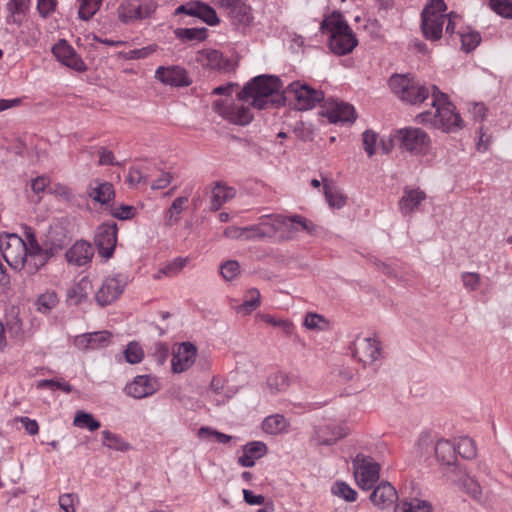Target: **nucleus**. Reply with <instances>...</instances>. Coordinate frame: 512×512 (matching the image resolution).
I'll return each mask as SVG.
<instances>
[{"label": "nucleus", "instance_id": "f257e3e1", "mask_svg": "<svg viewBox=\"0 0 512 512\" xmlns=\"http://www.w3.org/2000/svg\"><path fill=\"white\" fill-rule=\"evenodd\" d=\"M432 110L421 112L416 120L421 124H430L432 127L444 132H455L462 128L463 121L460 115L455 112L454 105L448 101L446 94L432 86Z\"/></svg>", "mask_w": 512, "mask_h": 512}, {"label": "nucleus", "instance_id": "f03ea898", "mask_svg": "<svg viewBox=\"0 0 512 512\" xmlns=\"http://www.w3.org/2000/svg\"><path fill=\"white\" fill-rule=\"evenodd\" d=\"M320 30L329 36L328 46L336 55H347L358 44L355 34L340 12L326 16L321 22Z\"/></svg>", "mask_w": 512, "mask_h": 512}, {"label": "nucleus", "instance_id": "7ed1b4c3", "mask_svg": "<svg viewBox=\"0 0 512 512\" xmlns=\"http://www.w3.org/2000/svg\"><path fill=\"white\" fill-rule=\"evenodd\" d=\"M282 89L281 80L276 76L260 75L248 82L238 93L239 100L249 101L258 109H264L267 98Z\"/></svg>", "mask_w": 512, "mask_h": 512}, {"label": "nucleus", "instance_id": "20e7f679", "mask_svg": "<svg viewBox=\"0 0 512 512\" xmlns=\"http://www.w3.org/2000/svg\"><path fill=\"white\" fill-rule=\"evenodd\" d=\"M447 5L444 0H430L421 13V29L424 37L430 41L441 39L443 25L446 22Z\"/></svg>", "mask_w": 512, "mask_h": 512}, {"label": "nucleus", "instance_id": "39448f33", "mask_svg": "<svg viewBox=\"0 0 512 512\" xmlns=\"http://www.w3.org/2000/svg\"><path fill=\"white\" fill-rule=\"evenodd\" d=\"M280 97L283 102L293 105L297 110L304 111L315 107L317 103L324 100V93L297 81L288 85Z\"/></svg>", "mask_w": 512, "mask_h": 512}, {"label": "nucleus", "instance_id": "423d86ee", "mask_svg": "<svg viewBox=\"0 0 512 512\" xmlns=\"http://www.w3.org/2000/svg\"><path fill=\"white\" fill-rule=\"evenodd\" d=\"M389 86L400 100L413 105L424 102L430 94L427 87L407 75H393Z\"/></svg>", "mask_w": 512, "mask_h": 512}, {"label": "nucleus", "instance_id": "0eeeda50", "mask_svg": "<svg viewBox=\"0 0 512 512\" xmlns=\"http://www.w3.org/2000/svg\"><path fill=\"white\" fill-rule=\"evenodd\" d=\"M156 9L154 0H125L119 4L116 13L121 23L129 25L151 17Z\"/></svg>", "mask_w": 512, "mask_h": 512}, {"label": "nucleus", "instance_id": "6e6552de", "mask_svg": "<svg viewBox=\"0 0 512 512\" xmlns=\"http://www.w3.org/2000/svg\"><path fill=\"white\" fill-rule=\"evenodd\" d=\"M29 246L17 235L11 234L6 240L0 238V250L7 264L15 270H22Z\"/></svg>", "mask_w": 512, "mask_h": 512}, {"label": "nucleus", "instance_id": "1a4fd4ad", "mask_svg": "<svg viewBox=\"0 0 512 512\" xmlns=\"http://www.w3.org/2000/svg\"><path fill=\"white\" fill-rule=\"evenodd\" d=\"M354 475L359 487L363 490L371 489L379 479V464L371 457L358 454L353 460Z\"/></svg>", "mask_w": 512, "mask_h": 512}, {"label": "nucleus", "instance_id": "9d476101", "mask_svg": "<svg viewBox=\"0 0 512 512\" xmlns=\"http://www.w3.org/2000/svg\"><path fill=\"white\" fill-rule=\"evenodd\" d=\"M381 350V342L375 337H357L353 343V356L364 366L379 360Z\"/></svg>", "mask_w": 512, "mask_h": 512}, {"label": "nucleus", "instance_id": "9b49d317", "mask_svg": "<svg viewBox=\"0 0 512 512\" xmlns=\"http://www.w3.org/2000/svg\"><path fill=\"white\" fill-rule=\"evenodd\" d=\"M126 284L127 278L121 274L106 278L96 292L97 303L100 306L111 304L123 293Z\"/></svg>", "mask_w": 512, "mask_h": 512}, {"label": "nucleus", "instance_id": "f8f14e48", "mask_svg": "<svg viewBox=\"0 0 512 512\" xmlns=\"http://www.w3.org/2000/svg\"><path fill=\"white\" fill-rule=\"evenodd\" d=\"M117 224L103 223L95 233L94 241L100 256L108 259L113 255L117 243Z\"/></svg>", "mask_w": 512, "mask_h": 512}, {"label": "nucleus", "instance_id": "ddd939ff", "mask_svg": "<svg viewBox=\"0 0 512 512\" xmlns=\"http://www.w3.org/2000/svg\"><path fill=\"white\" fill-rule=\"evenodd\" d=\"M161 384L157 377L151 375H138L128 383L124 392L135 399H143L160 390Z\"/></svg>", "mask_w": 512, "mask_h": 512}, {"label": "nucleus", "instance_id": "4468645a", "mask_svg": "<svg viewBox=\"0 0 512 512\" xmlns=\"http://www.w3.org/2000/svg\"><path fill=\"white\" fill-rule=\"evenodd\" d=\"M322 115L327 117L330 123H353L356 119L355 109L345 102H338L334 99L325 101Z\"/></svg>", "mask_w": 512, "mask_h": 512}, {"label": "nucleus", "instance_id": "2eb2a0df", "mask_svg": "<svg viewBox=\"0 0 512 512\" xmlns=\"http://www.w3.org/2000/svg\"><path fill=\"white\" fill-rule=\"evenodd\" d=\"M213 109L224 119L235 125H247L253 118L250 108L240 104L226 105L223 101H216Z\"/></svg>", "mask_w": 512, "mask_h": 512}, {"label": "nucleus", "instance_id": "dca6fc26", "mask_svg": "<svg viewBox=\"0 0 512 512\" xmlns=\"http://www.w3.org/2000/svg\"><path fill=\"white\" fill-rule=\"evenodd\" d=\"M155 78L165 85L185 87L192 83L187 71L180 66H160L155 71Z\"/></svg>", "mask_w": 512, "mask_h": 512}, {"label": "nucleus", "instance_id": "f3484780", "mask_svg": "<svg viewBox=\"0 0 512 512\" xmlns=\"http://www.w3.org/2000/svg\"><path fill=\"white\" fill-rule=\"evenodd\" d=\"M53 254L52 248L50 250H42L35 239L29 240V249L22 270L29 275L35 274L47 263L49 257Z\"/></svg>", "mask_w": 512, "mask_h": 512}, {"label": "nucleus", "instance_id": "a211bd4d", "mask_svg": "<svg viewBox=\"0 0 512 512\" xmlns=\"http://www.w3.org/2000/svg\"><path fill=\"white\" fill-rule=\"evenodd\" d=\"M281 220L284 223L279 227L278 235L283 239H291L299 230L314 234L318 228L311 221L300 215H293L291 217L281 215Z\"/></svg>", "mask_w": 512, "mask_h": 512}, {"label": "nucleus", "instance_id": "6ab92c4d", "mask_svg": "<svg viewBox=\"0 0 512 512\" xmlns=\"http://www.w3.org/2000/svg\"><path fill=\"white\" fill-rule=\"evenodd\" d=\"M401 146L410 152H420L430 142L428 135L420 128H404L398 132Z\"/></svg>", "mask_w": 512, "mask_h": 512}, {"label": "nucleus", "instance_id": "aec40b11", "mask_svg": "<svg viewBox=\"0 0 512 512\" xmlns=\"http://www.w3.org/2000/svg\"><path fill=\"white\" fill-rule=\"evenodd\" d=\"M219 4L233 24L246 26L251 22V8L242 0H219Z\"/></svg>", "mask_w": 512, "mask_h": 512}, {"label": "nucleus", "instance_id": "412c9836", "mask_svg": "<svg viewBox=\"0 0 512 512\" xmlns=\"http://www.w3.org/2000/svg\"><path fill=\"white\" fill-rule=\"evenodd\" d=\"M52 52L56 59L63 65L79 72L86 70V66L82 59L78 56L73 47L65 40H60L55 44L52 48Z\"/></svg>", "mask_w": 512, "mask_h": 512}, {"label": "nucleus", "instance_id": "4be33fe9", "mask_svg": "<svg viewBox=\"0 0 512 512\" xmlns=\"http://www.w3.org/2000/svg\"><path fill=\"white\" fill-rule=\"evenodd\" d=\"M176 12L198 17L211 26L219 23L215 10L203 2L195 1L186 3L179 6Z\"/></svg>", "mask_w": 512, "mask_h": 512}, {"label": "nucleus", "instance_id": "5701e85b", "mask_svg": "<svg viewBox=\"0 0 512 512\" xmlns=\"http://www.w3.org/2000/svg\"><path fill=\"white\" fill-rule=\"evenodd\" d=\"M197 348L190 342L182 343L172 358V371L182 373L188 370L195 362Z\"/></svg>", "mask_w": 512, "mask_h": 512}, {"label": "nucleus", "instance_id": "b1692460", "mask_svg": "<svg viewBox=\"0 0 512 512\" xmlns=\"http://www.w3.org/2000/svg\"><path fill=\"white\" fill-rule=\"evenodd\" d=\"M426 199V193L420 188L405 187L403 195L398 201V208L406 216L416 212L420 204Z\"/></svg>", "mask_w": 512, "mask_h": 512}, {"label": "nucleus", "instance_id": "393cba45", "mask_svg": "<svg viewBox=\"0 0 512 512\" xmlns=\"http://www.w3.org/2000/svg\"><path fill=\"white\" fill-rule=\"evenodd\" d=\"M268 452L267 445L262 441H251L242 447V455L237 462L241 467L250 468Z\"/></svg>", "mask_w": 512, "mask_h": 512}, {"label": "nucleus", "instance_id": "a878e982", "mask_svg": "<svg viewBox=\"0 0 512 512\" xmlns=\"http://www.w3.org/2000/svg\"><path fill=\"white\" fill-rule=\"evenodd\" d=\"M93 255L94 249L86 241H77L65 254L67 261L76 266L86 265L91 261Z\"/></svg>", "mask_w": 512, "mask_h": 512}, {"label": "nucleus", "instance_id": "bb28decb", "mask_svg": "<svg viewBox=\"0 0 512 512\" xmlns=\"http://www.w3.org/2000/svg\"><path fill=\"white\" fill-rule=\"evenodd\" d=\"M396 498V489L389 482H381L370 495L371 502L380 509L392 506Z\"/></svg>", "mask_w": 512, "mask_h": 512}, {"label": "nucleus", "instance_id": "cd10ccee", "mask_svg": "<svg viewBox=\"0 0 512 512\" xmlns=\"http://www.w3.org/2000/svg\"><path fill=\"white\" fill-rule=\"evenodd\" d=\"M347 432L341 426L323 424L315 427L314 438L321 445H332L337 440L345 437Z\"/></svg>", "mask_w": 512, "mask_h": 512}, {"label": "nucleus", "instance_id": "c85d7f7f", "mask_svg": "<svg viewBox=\"0 0 512 512\" xmlns=\"http://www.w3.org/2000/svg\"><path fill=\"white\" fill-rule=\"evenodd\" d=\"M195 61L203 68L222 70L228 65L221 52L214 49L200 50L195 55Z\"/></svg>", "mask_w": 512, "mask_h": 512}, {"label": "nucleus", "instance_id": "c756f323", "mask_svg": "<svg viewBox=\"0 0 512 512\" xmlns=\"http://www.w3.org/2000/svg\"><path fill=\"white\" fill-rule=\"evenodd\" d=\"M111 333L108 331H99L86 333L75 338V344L81 349H97L106 347L110 342Z\"/></svg>", "mask_w": 512, "mask_h": 512}, {"label": "nucleus", "instance_id": "7c9ffc66", "mask_svg": "<svg viewBox=\"0 0 512 512\" xmlns=\"http://www.w3.org/2000/svg\"><path fill=\"white\" fill-rule=\"evenodd\" d=\"M92 282L88 277L81 278L67 291V303L69 305L77 306L84 302L90 292L92 291Z\"/></svg>", "mask_w": 512, "mask_h": 512}, {"label": "nucleus", "instance_id": "2f4dec72", "mask_svg": "<svg viewBox=\"0 0 512 512\" xmlns=\"http://www.w3.org/2000/svg\"><path fill=\"white\" fill-rule=\"evenodd\" d=\"M95 186H90L88 196L101 205L108 204L115 197V190L111 183L95 181Z\"/></svg>", "mask_w": 512, "mask_h": 512}, {"label": "nucleus", "instance_id": "473e14b6", "mask_svg": "<svg viewBox=\"0 0 512 512\" xmlns=\"http://www.w3.org/2000/svg\"><path fill=\"white\" fill-rule=\"evenodd\" d=\"M236 195V191L232 187L218 182L215 184L211 195V209L213 211L219 210L227 201Z\"/></svg>", "mask_w": 512, "mask_h": 512}, {"label": "nucleus", "instance_id": "72a5a7b5", "mask_svg": "<svg viewBox=\"0 0 512 512\" xmlns=\"http://www.w3.org/2000/svg\"><path fill=\"white\" fill-rule=\"evenodd\" d=\"M453 481L472 498L476 500L481 499L482 488L474 478L466 475L461 471H457L456 478H454Z\"/></svg>", "mask_w": 512, "mask_h": 512}, {"label": "nucleus", "instance_id": "f704fd0d", "mask_svg": "<svg viewBox=\"0 0 512 512\" xmlns=\"http://www.w3.org/2000/svg\"><path fill=\"white\" fill-rule=\"evenodd\" d=\"M281 215H264L260 218L256 229L262 237H273L278 235L279 227L283 224Z\"/></svg>", "mask_w": 512, "mask_h": 512}, {"label": "nucleus", "instance_id": "c9c22d12", "mask_svg": "<svg viewBox=\"0 0 512 512\" xmlns=\"http://www.w3.org/2000/svg\"><path fill=\"white\" fill-rule=\"evenodd\" d=\"M435 455L441 463L453 465L456 460V448L448 440H440L434 446Z\"/></svg>", "mask_w": 512, "mask_h": 512}, {"label": "nucleus", "instance_id": "e433bc0d", "mask_svg": "<svg viewBox=\"0 0 512 512\" xmlns=\"http://www.w3.org/2000/svg\"><path fill=\"white\" fill-rule=\"evenodd\" d=\"M287 428L288 421L280 414L270 415L262 422L263 431L270 435H278L286 432Z\"/></svg>", "mask_w": 512, "mask_h": 512}, {"label": "nucleus", "instance_id": "4c0bfd02", "mask_svg": "<svg viewBox=\"0 0 512 512\" xmlns=\"http://www.w3.org/2000/svg\"><path fill=\"white\" fill-rule=\"evenodd\" d=\"M266 384L270 393L277 394L287 391L291 385V380L288 374L275 372L267 377Z\"/></svg>", "mask_w": 512, "mask_h": 512}, {"label": "nucleus", "instance_id": "58836bf2", "mask_svg": "<svg viewBox=\"0 0 512 512\" xmlns=\"http://www.w3.org/2000/svg\"><path fill=\"white\" fill-rule=\"evenodd\" d=\"M58 296L55 291L47 290L39 295L35 301L36 310L42 314L50 313L58 304Z\"/></svg>", "mask_w": 512, "mask_h": 512}, {"label": "nucleus", "instance_id": "ea45409f", "mask_svg": "<svg viewBox=\"0 0 512 512\" xmlns=\"http://www.w3.org/2000/svg\"><path fill=\"white\" fill-rule=\"evenodd\" d=\"M101 434L102 445L111 450L126 452L131 448L130 444L124 441V439L117 434H114L108 430L102 431Z\"/></svg>", "mask_w": 512, "mask_h": 512}, {"label": "nucleus", "instance_id": "a19ab883", "mask_svg": "<svg viewBox=\"0 0 512 512\" xmlns=\"http://www.w3.org/2000/svg\"><path fill=\"white\" fill-rule=\"evenodd\" d=\"M187 262V258H175L172 262L160 268L154 275V279H161L163 276L171 277L177 275L182 270V268L185 267Z\"/></svg>", "mask_w": 512, "mask_h": 512}, {"label": "nucleus", "instance_id": "79ce46f5", "mask_svg": "<svg viewBox=\"0 0 512 512\" xmlns=\"http://www.w3.org/2000/svg\"><path fill=\"white\" fill-rule=\"evenodd\" d=\"M73 425L79 428H86L89 431H95L100 428L101 424L92 414L77 411L73 420Z\"/></svg>", "mask_w": 512, "mask_h": 512}, {"label": "nucleus", "instance_id": "37998d69", "mask_svg": "<svg viewBox=\"0 0 512 512\" xmlns=\"http://www.w3.org/2000/svg\"><path fill=\"white\" fill-rule=\"evenodd\" d=\"M395 512H430V505L426 501L411 499L397 504Z\"/></svg>", "mask_w": 512, "mask_h": 512}, {"label": "nucleus", "instance_id": "c03bdc74", "mask_svg": "<svg viewBox=\"0 0 512 512\" xmlns=\"http://www.w3.org/2000/svg\"><path fill=\"white\" fill-rule=\"evenodd\" d=\"M461 38V48L465 52L474 50L481 42V36L479 32L467 29V31L459 32Z\"/></svg>", "mask_w": 512, "mask_h": 512}, {"label": "nucleus", "instance_id": "a18cd8bd", "mask_svg": "<svg viewBox=\"0 0 512 512\" xmlns=\"http://www.w3.org/2000/svg\"><path fill=\"white\" fill-rule=\"evenodd\" d=\"M456 452L466 459H472L476 456V445L473 439L462 437L455 445Z\"/></svg>", "mask_w": 512, "mask_h": 512}, {"label": "nucleus", "instance_id": "49530a36", "mask_svg": "<svg viewBox=\"0 0 512 512\" xmlns=\"http://www.w3.org/2000/svg\"><path fill=\"white\" fill-rule=\"evenodd\" d=\"M102 1L103 0H81L78 11L79 18L85 21L91 19L100 9Z\"/></svg>", "mask_w": 512, "mask_h": 512}, {"label": "nucleus", "instance_id": "de8ad7c7", "mask_svg": "<svg viewBox=\"0 0 512 512\" xmlns=\"http://www.w3.org/2000/svg\"><path fill=\"white\" fill-rule=\"evenodd\" d=\"M124 357L130 364H138L144 358L142 347L137 342H130L124 350Z\"/></svg>", "mask_w": 512, "mask_h": 512}, {"label": "nucleus", "instance_id": "09e8293b", "mask_svg": "<svg viewBox=\"0 0 512 512\" xmlns=\"http://www.w3.org/2000/svg\"><path fill=\"white\" fill-rule=\"evenodd\" d=\"M187 203L188 197H177L174 199L167 213L168 223L170 225L176 223L179 220V215L182 213Z\"/></svg>", "mask_w": 512, "mask_h": 512}, {"label": "nucleus", "instance_id": "8fccbe9b", "mask_svg": "<svg viewBox=\"0 0 512 512\" xmlns=\"http://www.w3.org/2000/svg\"><path fill=\"white\" fill-rule=\"evenodd\" d=\"M250 294H252V300L245 299L244 302L236 307L237 313L242 314H250L253 310H255L260 305V292L256 288L250 289Z\"/></svg>", "mask_w": 512, "mask_h": 512}, {"label": "nucleus", "instance_id": "3c124183", "mask_svg": "<svg viewBox=\"0 0 512 512\" xmlns=\"http://www.w3.org/2000/svg\"><path fill=\"white\" fill-rule=\"evenodd\" d=\"M177 37L183 40H205L207 37V29L206 28H186V29H178L176 31Z\"/></svg>", "mask_w": 512, "mask_h": 512}, {"label": "nucleus", "instance_id": "603ef678", "mask_svg": "<svg viewBox=\"0 0 512 512\" xmlns=\"http://www.w3.org/2000/svg\"><path fill=\"white\" fill-rule=\"evenodd\" d=\"M198 436L200 438L214 437L216 441L221 444H227L234 439L233 436L224 434L207 426H203L198 430Z\"/></svg>", "mask_w": 512, "mask_h": 512}, {"label": "nucleus", "instance_id": "864d4df0", "mask_svg": "<svg viewBox=\"0 0 512 512\" xmlns=\"http://www.w3.org/2000/svg\"><path fill=\"white\" fill-rule=\"evenodd\" d=\"M335 495L342 497L346 501L353 502L356 500L357 492L345 482H336L332 488Z\"/></svg>", "mask_w": 512, "mask_h": 512}, {"label": "nucleus", "instance_id": "5fc2aeb1", "mask_svg": "<svg viewBox=\"0 0 512 512\" xmlns=\"http://www.w3.org/2000/svg\"><path fill=\"white\" fill-rule=\"evenodd\" d=\"M110 215L119 220H129L132 219L136 214V208L131 205H120L114 206L110 208Z\"/></svg>", "mask_w": 512, "mask_h": 512}, {"label": "nucleus", "instance_id": "6e6d98bb", "mask_svg": "<svg viewBox=\"0 0 512 512\" xmlns=\"http://www.w3.org/2000/svg\"><path fill=\"white\" fill-rule=\"evenodd\" d=\"M489 4L498 15L512 18V0H489Z\"/></svg>", "mask_w": 512, "mask_h": 512}, {"label": "nucleus", "instance_id": "4d7b16f0", "mask_svg": "<svg viewBox=\"0 0 512 512\" xmlns=\"http://www.w3.org/2000/svg\"><path fill=\"white\" fill-rule=\"evenodd\" d=\"M36 387L38 389H43V388H50L52 390L59 389L66 393H70L72 391V386L69 383L59 381V380H54V379L40 380L37 382Z\"/></svg>", "mask_w": 512, "mask_h": 512}, {"label": "nucleus", "instance_id": "13d9d810", "mask_svg": "<svg viewBox=\"0 0 512 512\" xmlns=\"http://www.w3.org/2000/svg\"><path fill=\"white\" fill-rule=\"evenodd\" d=\"M220 273L225 280L234 279L239 273V264L235 260L226 261L220 269Z\"/></svg>", "mask_w": 512, "mask_h": 512}, {"label": "nucleus", "instance_id": "bf43d9fd", "mask_svg": "<svg viewBox=\"0 0 512 512\" xmlns=\"http://www.w3.org/2000/svg\"><path fill=\"white\" fill-rule=\"evenodd\" d=\"M322 324H326L325 319L316 313H308L304 320V326L310 330H324Z\"/></svg>", "mask_w": 512, "mask_h": 512}, {"label": "nucleus", "instance_id": "052dcab7", "mask_svg": "<svg viewBox=\"0 0 512 512\" xmlns=\"http://www.w3.org/2000/svg\"><path fill=\"white\" fill-rule=\"evenodd\" d=\"M363 147L367 152L368 156H372L375 153V145L377 143V134L371 130H366L362 134Z\"/></svg>", "mask_w": 512, "mask_h": 512}, {"label": "nucleus", "instance_id": "680f3d73", "mask_svg": "<svg viewBox=\"0 0 512 512\" xmlns=\"http://www.w3.org/2000/svg\"><path fill=\"white\" fill-rule=\"evenodd\" d=\"M324 193L331 207L341 208L345 204V197L341 194L334 193L327 184H324Z\"/></svg>", "mask_w": 512, "mask_h": 512}, {"label": "nucleus", "instance_id": "e2e57ef3", "mask_svg": "<svg viewBox=\"0 0 512 512\" xmlns=\"http://www.w3.org/2000/svg\"><path fill=\"white\" fill-rule=\"evenodd\" d=\"M463 285L466 289L476 290L480 285L481 277L475 272H465L461 276Z\"/></svg>", "mask_w": 512, "mask_h": 512}, {"label": "nucleus", "instance_id": "0e129e2a", "mask_svg": "<svg viewBox=\"0 0 512 512\" xmlns=\"http://www.w3.org/2000/svg\"><path fill=\"white\" fill-rule=\"evenodd\" d=\"M78 501V496L73 493L63 494L59 497V506L64 512H75L74 502Z\"/></svg>", "mask_w": 512, "mask_h": 512}, {"label": "nucleus", "instance_id": "69168bd1", "mask_svg": "<svg viewBox=\"0 0 512 512\" xmlns=\"http://www.w3.org/2000/svg\"><path fill=\"white\" fill-rule=\"evenodd\" d=\"M56 7V0H38L37 9L42 17L49 16Z\"/></svg>", "mask_w": 512, "mask_h": 512}, {"label": "nucleus", "instance_id": "338daca9", "mask_svg": "<svg viewBox=\"0 0 512 512\" xmlns=\"http://www.w3.org/2000/svg\"><path fill=\"white\" fill-rule=\"evenodd\" d=\"M51 193L61 197L65 201H71L74 197L71 188L63 184H55Z\"/></svg>", "mask_w": 512, "mask_h": 512}, {"label": "nucleus", "instance_id": "774afa93", "mask_svg": "<svg viewBox=\"0 0 512 512\" xmlns=\"http://www.w3.org/2000/svg\"><path fill=\"white\" fill-rule=\"evenodd\" d=\"M172 179L173 175L170 172H162L160 177L152 182L151 188L153 190L164 189L171 183Z\"/></svg>", "mask_w": 512, "mask_h": 512}]
</instances>
